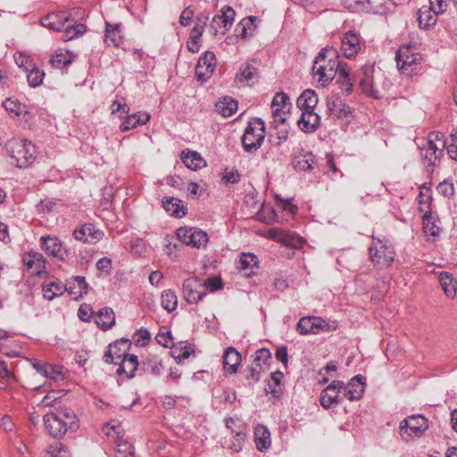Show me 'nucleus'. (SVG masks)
<instances>
[{
	"label": "nucleus",
	"instance_id": "nucleus-1",
	"mask_svg": "<svg viewBox=\"0 0 457 457\" xmlns=\"http://www.w3.org/2000/svg\"><path fill=\"white\" fill-rule=\"evenodd\" d=\"M43 420L46 431L54 438H62L79 427L75 411L68 407H60L45 414Z\"/></svg>",
	"mask_w": 457,
	"mask_h": 457
},
{
	"label": "nucleus",
	"instance_id": "nucleus-2",
	"mask_svg": "<svg viewBox=\"0 0 457 457\" xmlns=\"http://www.w3.org/2000/svg\"><path fill=\"white\" fill-rule=\"evenodd\" d=\"M41 24L52 30L63 32V40H71L86 31V26L76 23L68 12H51L41 19Z\"/></svg>",
	"mask_w": 457,
	"mask_h": 457
},
{
	"label": "nucleus",
	"instance_id": "nucleus-3",
	"mask_svg": "<svg viewBox=\"0 0 457 457\" xmlns=\"http://www.w3.org/2000/svg\"><path fill=\"white\" fill-rule=\"evenodd\" d=\"M328 53H330L332 57L337 56V50L323 48L315 58L312 65L313 76L317 77L318 82L322 87L332 81L342 64V62L332 58L327 59Z\"/></svg>",
	"mask_w": 457,
	"mask_h": 457
},
{
	"label": "nucleus",
	"instance_id": "nucleus-4",
	"mask_svg": "<svg viewBox=\"0 0 457 457\" xmlns=\"http://www.w3.org/2000/svg\"><path fill=\"white\" fill-rule=\"evenodd\" d=\"M6 151L18 168L29 167L36 159V146L27 139L12 138L6 143Z\"/></svg>",
	"mask_w": 457,
	"mask_h": 457
},
{
	"label": "nucleus",
	"instance_id": "nucleus-5",
	"mask_svg": "<svg viewBox=\"0 0 457 457\" xmlns=\"http://www.w3.org/2000/svg\"><path fill=\"white\" fill-rule=\"evenodd\" d=\"M445 145L446 142L443 133L437 131L430 132L427 139H424L422 144L419 145L423 163L427 167L433 168L436 166L443 155Z\"/></svg>",
	"mask_w": 457,
	"mask_h": 457
},
{
	"label": "nucleus",
	"instance_id": "nucleus-6",
	"mask_svg": "<svg viewBox=\"0 0 457 457\" xmlns=\"http://www.w3.org/2000/svg\"><path fill=\"white\" fill-rule=\"evenodd\" d=\"M265 138V124L260 118H254L248 122L242 137L243 148L247 153L257 151Z\"/></svg>",
	"mask_w": 457,
	"mask_h": 457
},
{
	"label": "nucleus",
	"instance_id": "nucleus-7",
	"mask_svg": "<svg viewBox=\"0 0 457 457\" xmlns=\"http://www.w3.org/2000/svg\"><path fill=\"white\" fill-rule=\"evenodd\" d=\"M395 252L388 239L373 237L370 246L371 262L380 268L389 267L394 262Z\"/></svg>",
	"mask_w": 457,
	"mask_h": 457
},
{
	"label": "nucleus",
	"instance_id": "nucleus-8",
	"mask_svg": "<svg viewBox=\"0 0 457 457\" xmlns=\"http://www.w3.org/2000/svg\"><path fill=\"white\" fill-rule=\"evenodd\" d=\"M428 428V420L424 416H409L400 423V436L403 440L409 442L416 437H420Z\"/></svg>",
	"mask_w": 457,
	"mask_h": 457
},
{
	"label": "nucleus",
	"instance_id": "nucleus-9",
	"mask_svg": "<svg viewBox=\"0 0 457 457\" xmlns=\"http://www.w3.org/2000/svg\"><path fill=\"white\" fill-rule=\"evenodd\" d=\"M177 238L181 243L196 248L205 246L208 243L207 233L196 228H179L177 230Z\"/></svg>",
	"mask_w": 457,
	"mask_h": 457
},
{
	"label": "nucleus",
	"instance_id": "nucleus-10",
	"mask_svg": "<svg viewBox=\"0 0 457 457\" xmlns=\"http://www.w3.org/2000/svg\"><path fill=\"white\" fill-rule=\"evenodd\" d=\"M268 237L292 248L302 247L303 240L295 232L274 227L268 230Z\"/></svg>",
	"mask_w": 457,
	"mask_h": 457
},
{
	"label": "nucleus",
	"instance_id": "nucleus-11",
	"mask_svg": "<svg viewBox=\"0 0 457 457\" xmlns=\"http://www.w3.org/2000/svg\"><path fill=\"white\" fill-rule=\"evenodd\" d=\"M234 18L235 11L230 6L222 9L221 13L216 14L210 24L212 34L213 36L224 35L231 27Z\"/></svg>",
	"mask_w": 457,
	"mask_h": 457
},
{
	"label": "nucleus",
	"instance_id": "nucleus-12",
	"mask_svg": "<svg viewBox=\"0 0 457 457\" xmlns=\"http://www.w3.org/2000/svg\"><path fill=\"white\" fill-rule=\"evenodd\" d=\"M291 108L289 97L283 92L277 93L271 102V112L274 122L284 125Z\"/></svg>",
	"mask_w": 457,
	"mask_h": 457
},
{
	"label": "nucleus",
	"instance_id": "nucleus-13",
	"mask_svg": "<svg viewBox=\"0 0 457 457\" xmlns=\"http://www.w3.org/2000/svg\"><path fill=\"white\" fill-rule=\"evenodd\" d=\"M363 45L358 33L348 30L341 38V52L345 58L353 59Z\"/></svg>",
	"mask_w": 457,
	"mask_h": 457
},
{
	"label": "nucleus",
	"instance_id": "nucleus-14",
	"mask_svg": "<svg viewBox=\"0 0 457 457\" xmlns=\"http://www.w3.org/2000/svg\"><path fill=\"white\" fill-rule=\"evenodd\" d=\"M183 293L188 303H197L207 294L204 290V284L197 278H189L184 281Z\"/></svg>",
	"mask_w": 457,
	"mask_h": 457
},
{
	"label": "nucleus",
	"instance_id": "nucleus-15",
	"mask_svg": "<svg viewBox=\"0 0 457 457\" xmlns=\"http://www.w3.org/2000/svg\"><path fill=\"white\" fill-rule=\"evenodd\" d=\"M341 381H333L320 393V402L323 408L328 409L337 405L341 400L340 394H343Z\"/></svg>",
	"mask_w": 457,
	"mask_h": 457
},
{
	"label": "nucleus",
	"instance_id": "nucleus-16",
	"mask_svg": "<svg viewBox=\"0 0 457 457\" xmlns=\"http://www.w3.org/2000/svg\"><path fill=\"white\" fill-rule=\"evenodd\" d=\"M74 237L81 242L95 244L102 239L104 233L92 223H87L73 231Z\"/></svg>",
	"mask_w": 457,
	"mask_h": 457
},
{
	"label": "nucleus",
	"instance_id": "nucleus-17",
	"mask_svg": "<svg viewBox=\"0 0 457 457\" xmlns=\"http://www.w3.org/2000/svg\"><path fill=\"white\" fill-rule=\"evenodd\" d=\"M41 248L48 254L60 260H65L68 251L62 246L61 241L55 237H42Z\"/></svg>",
	"mask_w": 457,
	"mask_h": 457
},
{
	"label": "nucleus",
	"instance_id": "nucleus-18",
	"mask_svg": "<svg viewBox=\"0 0 457 457\" xmlns=\"http://www.w3.org/2000/svg\"><path fill=\"white\" fill-rule=\"evenodd\" d=\"M363 380L362 376H355L346 386L343 385V396L350 401L361 399L364 392L365 384Z\"/></svg>",
	"mask_w": 457,
	"mask_h": 457
},
{
	"label": "nucleus",
	"instance_id": "nucleus-19",
	"mask_svg": "<svg viewBox=\"0 0 457 457\" xmlns=\"http://www.w3.org/2000/svg\"><path fill=\"white\" fill-rule=\"evenodd\" d=\"M22 261L24 265L31 270L33 273L40 276L46 272V259L44 256L36 252H29L23 254Z\"/></svg>",
	"mask_w": 457,
	"mask_h": 457
},
{
	"label": "nucleus",
	"instance_id": "nucleus-20",
	"mask_svg": "<svg viewBox=\"0 0 457 457\" xmlns=\"http://www.w3.org/2000/svg\"><path fill=\"white\" fill-rule=\"evenodd\" d=\"M299 129L304 133L315 132L320 125V117L314 111L302 112L297 121Z\"/></svg>",
	"mask_w": 457,
	"mask_h": 457
},
{
	"label": "nucleus",
	"instance_id": "nucleus-21",
	"mask_svg": "<svg viewBox=\"0 0 457 457\" xmlns=\"http://www.w3.org/2000/svg\"><path fill=\"white\" fill-rule=\"evenodd\" d=\"M384 2L385 0H345V4L353 12L365 8L374 12H381L384 11Z\"/></svg>",
	"mask_w": 457,
	"mask_h": 457
},
{
	"label": "nucleus",
	"instance_id": "nucleus-22",
	"mask_svg": "<svg viewBox=\"0 0 457 457\" xmlns=\"http://www.w3.org/2000/svg\"><path fill=\"white\" fill-rule=\"evenodd\" d=\"M64 287H66V291L72 295L75 300L87 294L88 284L86 282V278L83 276L74 277L73 280L67 281Z\"/></svg>",
	"mask_w": 457,
	"mask_h": 457
},
{
	"label": "nucleus",
	"instance_id": "nucleus-23",
	"mask_svg": "<svg viewBox=\"0 0 457 457\" xmlns=\"http://www.w3.org/2000/svg\"><path fill=\"white\" fill-rule=\"evenodd\" d=\"M327 106L330 113L338 119L346 118L351 113L350 108L337 96H328Z\"/></svg>",
	"mask_w": 457,
	"mask_h": 457
},
{
	"label": "nucleus",
	"instance_id": "nucleus-24",
	"mask_svg": "<svg viewBox=\"0 0 457 457\" xmlns=\"http://www.w3.org/2000/svg\"><path fill=\"white\" fill-rule=\"evenodd\" d=\"M253 434L256 448L260 452H264L270 447V433L266 426L261 424L257 425L254 428Z\"/></svg>",
	"mask_w": 457,
	"mask_h": 457
},
{
	"label": "nucleus",
	"instance_id": "nucleus-25",
	"mask_svg": "<svg viewBox=\"0 0 457 457\" xmlns=\"http://www.w3.org/2000/svg\"><path fill=\"white\" fill-rule=\"evenodd\" d=\"M150 114L147 112H137L125 117V120L120 124V130L125 132L129 131L138 125H145L150 120Z\"/></svg>",
	"mask_w": 457,
	"mask_h": 457
},
{
	"label": "nucleus",
	"instance_id": "nucleus-26",
	"mask_svg": "<svg viewBox=\"0 0 457 457\" xmlns=\"http://www.w3.org/2000/svg\"><path fill=\"white\" fill-rule=\"evenodd\" d=\"M241 361V354L234 347H228L223 355L224 370L229 373H236Z\"/></svg>",
	"mask_w": 457,
	"mask_h": 457
},
{
	"label": "nucleus",
	"instance_id": "nucleus-27",
	"mask_svg": "<svg viewBox=\"0 0 457 457\" xmlns=\"http://www.w3.org/2000/svg\"><path fill=\"white\" fill-rule=\"evenodd\" d=\"M138 360L135 354L124 355L120 361L117 373L119 375L125 374L127 378H131L135 376V371L138 367Z\"/></svg>",
	"mask_w": 457,
	"mask_h": 457
},
{
	"label": "nucleus",
	"instance_id": "nucleus-28",
	"mask_svg": "<svg viewBox=\"0 0 457 457\" xmlns=\"http://www.w3.org/2000/svg\"><path fill=\"white\" fill-rule=\"evenodd\" d=\"M317 104L318 96L312 89L304 90L296 100V105L302 112L314 111Z\"/></svg>",
	"mask_w": 457,
	"mask_h": 457
},
{
	"label": "nucleus",
	"instance_id": "nucleus-29",
	"mask_svg": "<svg viewBox=\"0 0 457 457\" xmlns=\"http://www.w3.org/2000/svg\"><path fill=\"white\" fill-rule=\"evenodd\" d=\"M43 296L48 301L54 300L55 297L62 295L66 292V287L61 280L51 282H44L42 284Z\"/></svg>",
	"mask_w": 457,
	"mask_h": 457
},
{
	"label": "nucleus",
	"instance_id": "nucleus-30",
	"mask_svg": "<svg viewBox=\"0 0 457 457\" xmlns=\"http://www.w3.org/2000/svg\"><path fill=\"white\" fill-rule=\"evenodd\" d=\"M181 160L183 163L192 170H200L206 165L204 159L195 151H183Z\"/></svg>",
	"mask_w": 457,
	"mask_h": 457
},
{
	"label": "nucleus",
	"instance_id": "nucleus-31",
	"mask_svg": "<svg viewBox=\"0 0 457 457\" xmlns=\"http://www.w3.org/2000/svg\"><path fill=\"white\" fill-rule=\"evenodd\" d=\"M96 323L104 331H106L115 324V315L112 308L104 307L101 309L96 318Z\"/></svg>",
	"mask_w": 457,
	"mask_h": 457
},
{
	"label": "nucleus",
	"instance_id": "nucleus-32",
	"mask_svg": "<svg viewBox=\"0 0 457 457\" xmlns=\"http://www.w3.org/2000/svg\"><path fill=\"white\" fill-rule=\"evenodd\" d=\"M421 60V54H411L410 56L405 55L404 58H395L398 70L406 75H411L415 69L414 67L419 64Z\"/></svg>",
	"mask_w": 457,
	"mask_h": 457
},
{
	"label": "nucleus",
	"instance_id": "nucleus-33",
	"mask_svg": "<svg viewBox=\"0 0 457 457\" xmlns=\"http://www.w3.org/2000/svg\"><path fill=\"white\" fill-rule=\"evenodd\" d=\"M361 74L362 78L360 80V87H361L363 93L376 96L373 91V72L374 68L372 65L365 64L361 67Z\"/></svg>",
	"mask_w": 457,
	"mask_h": 457
},
{
	"label": "nucleus",
	"instance_id": "nucleus-34",
	"mask_svg": "<svg viewBox=\"0 0 457 457\" xmlns=\"http://www.w3.org/2000/svg\"><path fill=\"white\" fill-rule=\"evenodd\" d=\"M437 14L430 7L423 6L418 11V20L420 27L425 29L436 25L437 21Z\"/></svg>",
	"mask_w": 457,
	"mask_h": 457
},
{
	"label": "nucleus",
	"instance_id": "nucleus-35",
	"mask_svg": "<svg viewBox=\"0 0 457 457\" xmlns=\"http://www.w3.org/2000/svg\"><path fill=\"white\" fill-rule=\"evenodd\" d=\"M162 206L167 212L176 217H183L187 214V208L178 198L164 197L162 199Z\"/></svg>",
	"mask_w": 457,
	"mask_h": 457
},
{
	"label": "nucleus",
	"instance_id": "nucleus-36",
	"mask_svg": "<svg viewBox=\"0 0 457 457\" xmlns=\"http://www.w3.org/2000/svg\"><path fill=\"white\" fill-rule=\"evenodd\" d=\"M258 68L252 63H245L241 66L237 74L236 80L250 85L253 83V79L257 77Z\"/></svg>",
	"mask_w": 457,
	"mask_h": 457
},
{
	"label": "nucleus",
	"instance_id": "nucleus-37",
	"mask_svg": "<svg viewBox=\"0 0 457 457\" xmlns=\"http://www.w3.org/2000/svg\"><path fill=\"white\" fill-rule=\"evenodd\" d=\"M141 366L145 373L153 376H159L163 370L162 361L155 355L147 356Z\"/></svg>",
	"mask_w": 457,
	"mask_h": 457
},
{
	"label": "nucleus",
	"instance_id": "nucleus-38",
	"mask_svg": "<svg viewBox=\"0 0 457 457\" xmlns=\"http://www.w3.org/2000/svg\"><path fill=\"white\" fill-rule=\"evenodd\" d=\"M440 285L447 297L453 299L456 295V282L453 275L449 272L443 271L438 277Z\"/></svg>",
	"mask_w": 457,
	"mask_h": 457
},
{
	"label": "nucleus",
	"instance_id": "nucleus-39",
	"mask_svg": "<svg viewBox=\"0 0 457 457\" xmlns=\"http://www.w3.org/2000/svg\"><path fill=\"white\" fill-rule=\"evenodd\" d=\"M337 82L340 84L341 90L349 95L353 91V83L351 82L349 69L346 63H342L337 72Z\"/></svg>",
	"mask_w": 457,
	"mask_h": 457
},
{
	"label": "nucleus",
	"instance_id": "nucleus-40",
	"mask_svg": "<svg viewBox=\"0 0 457 457\" xmlns=\"http://www.w3.org/2000/svg\"><path fill=\"white\" fill-rule=\"evenodd\" d=\"M246 436V428L245 426H243L242 428L232 434V437L229 440V443L227 444V447L234 453L241 452Z\"/></svg>",
	"mask_w": 457,
	"mask_h": 457
},
{
	"label": "nucleus",
	"instance_id": "nucleus-41",
	"mask_svg": "<svg viewBox=\"0 0 457 457\" xmlns=\"http://www.w3.org/2000/svg\"><path fill=\"white\" fill-rule=\"evenodd\" d=\"M215 107L223 117H229L237 110V102L230 97H224L216 103Z\"/></svg>",
	"mask_w": 457,
	"mask_h": 457
},
{
	"label": "nucleus",
	"instance_id": "nucleus-42",
	"mask_svg": "<svg viewBox=\"0 0 457 457\" xmlns=\"http://www.w3.org/2000/svg\"><path fill=\"white\" fill-rule=\"evenodd\" d=\"M104 41L108 46H120L122 42L120 25L112 26L109 22H106Z\"/></svg>",
	"mask_w": 457,
	"mask_h": 457
},
{
	"label": "nucleus",
	"instance_id": "nucleus-43",
	"mask_svg": "<svg viewBox=\"0 0 457 457\" xmlns=\"http://www.w3.org/2000/svg\"><path fill=\"white\" fill-rule=\"evenodd\" d=\"M161 304L167 312H171L178 306V297L174 291L167 289L162 291L161 295Z\"/></svg>",
	"mask_w": 457,
	"mask_h": 457
},
{
	"label": "nucleus",
	"instance_id": "nucleus-44",
	"mask_svg": "<svg viewBox=\"0 0 457 457\" xmlns=\"http://www.w3.org/2000/svg\"><path fill=\"white\" fill-rule=\"evenodd\" d=\"M255 21L256 18L253 16L243 19L236 27L237 35L242 38H246L248 35L251 34L252 30L256 28Z\"/></svg>",
	"mask_w": 457,
	"mask_h": 457
},
{
	"label": "nucleus",
	"instance_id": "nucleus-45",
	"mask_svg": "<svg viewBox=\"0 0 457 457\" xmlns=\"http://www.w3.org/2000/svg\"><path fill=\"white\" fill-rule=\"evenodd\" d=\"M45 457H71V454L63 444L56 442L48 447Z\"/></svg>",
	"mask_w": 457,
	"mask_h": 457
},
{
	"label": "nucleus",
	"instance_id": "nucleus-46",
	"mask_svg": "<svg viewBox=\"0 0 457 457\" xmlns=\"http://www.w3.org/2000/svg\"><path fill=\"white\" fill-rule=\"evenodd\" d=\"M72 62V56L69 52H56L51 59V63L54 67L62 69L69 65Z\"/></svg>",
	"mask_w": 457,
	"mask_h": 457
},
{
	"label": "nucleus",
	"instance_id": "nucleus-47",
	"mask_svg": "<svg viewBox=\"0 0 457 457\" xmlns=\"http://www.w3.org/2000/svg\"><path fill=\"white\" fill-rule=\"evenodd\" d=\"M312 317V323L313 327V334H318L320 331H331L335 330L337 328V325L335 322L333 325H330L328 322H327L324 319L318 316H311Z\"/></svg>",
	"mask_w": 457,
	"mask_h": 457
},
{
	"label": "nucleus",
	"instance_id": "nucleus-48",
	"mask_svg": "<svg viewBox=\"0 0 457 457\" xmlns=\"http://www.w3.org/2000/svg\"><path fill=\"white\" fill-rule=\"evenodd\" d=\"M114 457H134L133 446L123 439L118 440Z\"/></svg>",
	"mask_w": 457,
	"mask_h": 457
},
{
	"label": "nucleus",
	"instance_id": "nucleus-49",
	"mask_svg": "<svg viewBox=\"0 0 457 457\" xmlns=\"http://www.w3.org/2000/svg\"><path fill=\"white\" fill-rule=\"evenodd\" d=\"M208 20L209 16L207 14L202 13L200 16H198L196 19V23L191 29L189 37L201 39Z\"/></svg>",
	"mask_w": 457,
	"mask_h": 457
},
{
	"label": "nucleus",
	"instance_id": "nucleus-50",
	"mask_svg": "<svg viewBox=\"0 0 457 457\" xmlns=\"http://www.w3.org/2000/svg\"><path fill=\"white\" fill-rule=\"evenodd\" d=\"M129 340L121 339L120 341L115 342L113 344L109 345L108 350L104 353V360L107 363L118 364V361L113 354L115 350H120V345H123L124 347L127 346Z\"/></svg>",
	"mask_w": 457,
	"mask_h": 457
},
{
	"label": "nucleus",
	"instance_id": "nucleus-51",
	"mask_svg": "<svg viewBox=\"0 0 457 457\" xmlns=\"http://www.w3.org/2000/svg\"><path fill=\"white\" fill-rule=\"evenodd\" d=\"M313 163H314V156L311 153L305 154L301 159H298V160L295 159L293 161V164H294L295 168L296 170H302V171L312 170L313 168Z\"/></svg>",
	"mask_w": 457,
	"mask_h": 457
},
{
	"label": "nucleus",
	"instance_id": "nucleus-52",
	"mask_svg": "<svg viewBox=\"0 0 457 457\" xmlns=\"http://www.w3.org/2000/svg\"><path fill=\"white\" fill-rule=\"evenodd\" d=\"M42 375L47 378L54 380L62 379V368L61 366L53 365L46 362Z\"/></svg>",
	"mask_w": 457,
	"mask_h": 457
},
{
	"label": "nucleus",
	"instance_id": "nucleus-53",
	"mask_svg": "<svg viewBox=\"0 0 457 457\" xmlns=\"http://www.w3.org/2000/svg\"><path fill=\"white\" fill-rule=\"evenodd\" d=\"M241 270H248L258 267V258L253 253H242L239 259Z\"/></svg>",
	"mask_w": 457,
	"mask_h": 457
},
{
	"label": "nucleus",
	"instance_id": "nucleus-54",
	"mask_svg": "<svg viewBox=\"0 0 457 457\" xmlns=\"http://www.w3.org/2000/svg\"><path fill=\"white\" fill-rule=\"evenodd\" d=\"M44 76V71L38 68H32L27 75V79L29 86L36 87L41 85Z\"/></svg>",
	"mask_w": 457,
	"mask_h": 457
},
{
	"label": "nucleus",
	"instance_id": "nucleus-55",
	"mask_svg": "<svg viewBox=\"0 0 457 457\" xmlns=\"http://www.w3.org/2000/svg\"><path fill=\"white\" fill-rule=\"evenodd\" d=\"M296 330L301 335L313 334L314 330L312 323V317L307 316L300 319L296 325Z\"/></svg>",
	"mask_w": 457,
	"mask_h": 457
},
{
	"label": "nucleus",
	"instance_id": "nucleus-56",
	"mask_svg": "<svg viewBox=\"0 0 457 457\" xmlns=\"http://www.w3.org/2000/svg\"><path fill=\"white\" fill-rule=\"evenodd\" d=\"M3 106L6 112H8L10 114H13L14 116H20L23 109V106L21 103L16 100H12L11 98H8L3 102Z\"/></svg>",
	"mask_w": 457,
	"mask_h": 457
},
{
	"label": "nucleus",
	"instance_id": "nucleus-57",
	"mask_svg": "<svg viewBox=\"0 0 457 457\" xmlns=\"http://www.w3.org/2000/svg\"><path fill=\"white\" fill-rule=\"evenodd\" d=\"M197 64L205 66L209 69L215 70L216 57L211 51H206L198 60Z\"/></svg>",
	"mask_w": 457,
	"mask_h": 457
},
{
	"label": "nucleus",
	"instance_id": "nucleus-58",
	"mask_svg": "<svg viewBox=\"0 0 457 457\" xmlns=\"http://www.w3.org/2000/svg\"><path fill=\"white\" fill-rule=\"evenodd\" d=\"M411 54H420L418 52V48L415 45L408 44V45H403L399 47L398 51L396 52L395 58H404L405 55L410 56Z\"/></svg>",
	"mask_w": 457,
	"mask_h": 457
},
{
	"label": "nucleus",
	"instance_id": "nucleus-59",
	"mask_svg": "<svg viewBox=\"0 0 457 457\" xmlns=\"http://www.w3.org/2000/svg\"><path fill=\"white\" fill-rule=\"evenodd\" d=\"M202 284H204V290L205 291L209 289L210 292H214L222 288L221 279L217 277L209 278L204 282H202Z\"/></svg>",
	"mask_w": 457,
	"mask_h": 457
},
{
	"label": "nucleus",
	"instance_id": "nucleus-60",
	"mask_svg": "<svg viewBox=\"0 0 457 457\" xmlns=\"http://www.w3.org/2000/svg\"><path fill=\"white\" fill-rule=\"evenodd\" d=\"M271 359V353L270 350L266 348L259 349L254 353V361L258 367H261V363H266Z\"/></svg>",
	"mask_w": 457,
	"mask_h": 457
},
{
	"label": "nucleus",
	"instance_id": "nucleus-61",
	"mask_svg": "<svg viewBox=\"0 0 457 457\" xmlns=\"http://www.w3.org/2000/svg\"><path fill=\"white\" fill-rule=\"evenodd\" d=\"M151 336L146 328H140L134 335V340L140 345H145L149 343Z\"/></svg>",
	"mask_w": 457,
	"mask_h": 457
},
{
	"label": "nucleus",
	"instance_id": "nucleus-62",
	"mask_svg": "<svg viewBox=\"0 0 457 457\" xmlns=\"http://www.w3.org/2000/svg\"><path fill=\"white\" fill-rule=\"evenodd\" d=\"M173 353L174 354L178 353L174 357L180 361L187 359L191 355V353H194V350L191 345H186L184 346H180L179 348H175Z\"/></svg>",
	"mask_w": 457,
	"mask_h": 457
},
{
	"label": "nucleus",
	"instance_id": "nucleus-63",
	"mask_svg": "<svg viewBox=\"0 0 457 457\" xmlns=\"http://www.w3.org/2000/svg\"><path fill=\"white\" fill-rule=\"evenodd\" d=\"M93 312V309L89 304L83 303L79 308L78 316L83 321H89Z\"/></svg>",
	"mask_w": 457,
	"mask_h": 457
},
{
	"label": "nucleus",
	"instance_id": "nucleus-64",
	"mask_svg": "<svg viewBox=\"0 0 457 457\" xmlns=\"http://www.w3.org/2000/svg\"><path fill=\"white\" fill-rule=\"evenodd\" d=\"M448 154L453 160L457 161V132L452 135L451 143L445 145Z\"/></svg>",
	"mask_w": 457,
	"mask_h": 457
}]
</instances>
